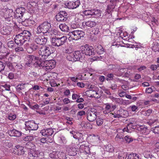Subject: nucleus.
I'll return each mask as SVG.
<instances>
[{"label": "nucleus", "mask_w": 159, "mask_h": 159, "mask_svg": "<svg viewBox=\"0 0 159 159\" xmlns=\"http://www.w3.org/2000/svg\"><path fill=\"white\" fill-rule=\"evenodd\" d=\"M54 48L52 45H43L40 48L39 54L44 59L46 58L51 53L54 52Z\"/></svg>", "instance_id": "1"}, {"label": "nucleus", "mask_w": 159, "mask_h": 159, "mask_svg": "<svg viewBox=\"0 0 159 159\" xmlns=\"http://www.w3.org/2000/svg\"><path fill=\"white\" fill-rule=\"evenodd\" d=\"M51 28L50 21H45L37 27L36 33L38 34H40L41 33L45 34L47 32L49 33V29Z\"/></svg>", "instance_id": "2"}, {"label": "nucleus", "mask_w": 159, "mask_h": 159, "mask_svg": "<svg viewBox=\"0 0 159 159\" xmlns=\"http://www.w3.org/2000/svg\"><path fill=\"white\" fill-rule=\"evenodd\" d=\"M67 40V38L66 36H63L60 37L55 36L52 38L51 42L53 46L59 47L64 45Z\"/></svg>", "instance_id": "3"}, {"label": "nucleus", "mask_w": 159, "mask_h": 159, "mask_svg": "<svg viewBox=\"0 0 159 159\" xmlns=\"http://www.w3.org/2000/svg\"><path fill=\"white\" fill-rule=\"evenodd\" d=\"M69 36L68 39L70 41L77 40L83 37L85 35L84 32L81 30H74L69 32L68 34Z\"/></svg>", "instance_id": "4"}, {"label": "nucleus", "mask_w": 159, "mask_h": 159, "mask_svg": "<svg viewBox=\"0 0 159 159\" xmlns=\"http://www.w3.org/2000/svg\"><path fill=\"white\" fill-rule=\"evenodd\" d=\"M44 154L39 151L34 149H31L28 151V159H41Z\"/></svg>", "instance_id": "5"}, {"label": "nucleus", "mask_w": 159, "mask_h": 159, "mask_svg": "<svg viewBox=\"0 0 159 159\" xmlns=\"http://www.w3.org/2000/svg\"><path fill=\"white\" fill-rule=\"evenodd\" d=\"M81 51L82 54L87 56H94L95 55L93 47L89 46L87 44H86L84 47H82Z\"/></svg>", "instance_id": "6"}, {"label": "nucleus", "mask_w": 159, "mask_h": 159, "mask_svg": "<svg viewBox=\"0 0 159 159\" xmlns=\"http://www.w3.org/2000/svg\"><path fill=\"white\" fill-rule=\"evenodd\" d=\"M68 14L65 11H60L56 16L55 18L58 22L65 21L67 20Z\"/></svg>", "instance_id": "7"}, {"label": "nucleus", "mask_w": 159, "mask_h": 159, "mask_svg": "<svg viewBox=\"0 0 159 159\" xmlns=\"http://www.w3.org/2000/svg\"><path fill=\"white\" fill-rule=\"evenodd\" d=\"M25 127L28 130H35L38 129V125L35 123L34 120H30L25 122Z\"/></svg>", "instance_id": "8"}, {"label": "nucleus", "mask_w": 159, "mask_h": 159, "mask_svg": "<svg viewBox=\"0 0 159 159\" xmlns=\"http://www.w3.org/2000/svg\"><path fill=\"white\" fill-rule=\"evenodd\" d=\"M34 39L35 43L40 45L45 44L47 41V38L43 35L35 36Z\"/></svg>", "instance_id": "9"}, {"label": "nucleus", "mask_w": 159, "mask_h": 159, "mask_svg": "<svg viewBox=\"0 0 159 159\" xmlns=\"http://www.w3.org/2000/svg\"><path fill=\"white\" fill-rule=\"evenodd\" d=\"M20 33L16 35L14 38V41L18 45L22 46L25 43V40L23 36L21 33L20 31Z\"/></svg>", "instance_id": "10"}, {"label": "nucleus", "mask_w": 159, "mask_h": 159, "mask_svg": "<svg viewBox=\"0 0 159 159\" xmlns=\"http://www.w3.org/2000/svg\"><path fill=\"white\" fill-rule=\"evenodd\" d=\"M97 111L91 110H88L87 112V118L89 121L93 122L97 118Z\"/></svg>", "instance_id": "11"}, {"label": "nucleus", "mask_w": 159, "mask_h": 159, "mask_svg": "<svg viewBox=\"0 0 159 159\" xmlns=\"http://www.w3.org/2000/svg\"><path fill=\"white\" fill-rule=\"evenodd\" d=\"M25 11V9L23 7L18 8L16 10V13H15V18H21L23 16Z\"/></svg>", "instance_id": "12"}, {"label": "nucleus", "mask_w": 159, "mask_h": 159, "mask_svg": "<svg viewBox=\"0 0 159 159\" xmlns=\"http://www.w3.org/2000/svg\"><path fill=\"white\" fill-rule=\"evenodd\" d=\"M80 4V1L79 0L74 2H70L65 5L67 7L70 9H74L78 7Z\"/></svg>", "instance_id": "13"}, {"label": "nucleus", "mask_w": 159, "mask_h": 159, "mask_svg": "<svg viewBox=\"0 0 159 159\" xmlns=\"http://www.w3.org/2000/svg\"><path fill=\"white\" fill-rule=\"evenodd\" d=\"M116 4V2L115 1L111 0L110 3L107 5L106 12L108 14H110L115 8Z\"/></svg>", "instance_id": "14"}, {"label": "nucleus", "mask_w": 159, "mask_h": 159, "mask_svg": "<svg viewBox=\"0 0 159 159\" xmlns=\"http://www.w3.org/2000/svg\"><path fill=\"white\" fill-rule=\"evenodd\" d=\"M53 133V130L52 128L44 129L41 130L40 131L43 136L47 137L51 136Z\"/></svg>", "instance_id": "15"}, {"label": "nucleus", "mask_w": 159, "mask_h": 159, "mask_svg": "<svg viewBox=\"0 0 159 159\" xmlns=\"http://www.w3.org/2000/svg\"><path fill=\"white\" fill-rule=\"evenodd\" d=\"M14 152L15 153L18 155L23 154L25 152L23 147L20 145L16 146L14 148Z\"/></svg>", "instance_id": "16"}, {"label": "nucleus", "mask_w": 159, "mask_h": 159, "mask_svg": "<svg viewBox=\"0 0 159 159\" xmlns=\"http://www.w3.org/2000/svg\"><path fill=\"white\" fill-rule=\"evenodd\" d=\"M137 129L140 134L147 135L149 134V130L145 125L140 126Z\"/></svg>", "instance_id": "17"}, {"label": "nucleus", "mask_w": 159, "mask_h": 159, "mask_svg": "<svg viewBox=\"0 0 159 159\" xmlns=\"http://www.w3.org/2000/svg\"><path fill=\"white\" fill-rule=\"evenodd\" d=\"M38 59L35 61L33 66L35 67H44L45 64V61H43L41 59H39L38 57Z\"/></svg>", "instance_id": "18"}, {"label": "nucleus", "mask_w": 159, "mask_h": 159, "mask_svg": "<svg viewBox=\"0 0 159 159\" xmlns=\"http://www.w3.org/2000/svg\"><path fill=\"white\" fill-rule=\"evenodd\" d=\"M25 41H29L32 36L31 33L28 30H24L21 32Z\"/></svg>", "instance_id": "19"}, {"label": "nucleus", "mask_w": 159, "mask_h": 159, "mask_svg": "<svg viewBox=\"0 0 159 159\" xmlns=\"http://www.w3.org/2000/svg\"><path fill=\"white\" fill-rule=\"evenodd\" d=\"M35 22L30 18L26 19L24 21L21 22V24L25 26H31L32 25L34 24Z\"/></svg>", "instance_id": "20"}, {"label": "nucleus", "mask_w": 159, "mask_h": 159, "mask_svg": "<svg viewBox=\"0 0 159 159\" xmlns=\"http://www.w3.org/2000/svg\"><path fill=\"white\" fill-rule=\"evenodd\" d=\"M84 29H87V26L89 27L90 28L94 27L96 25V23L95 21L91 20H89L88 21L83 22L82 24Z\"/></svg>", "instance_id": "21"}, {"label": "nucleus", "mask_w": 159, "mask_h": 159, "mask_svg": "<svg viewBox=\"0 0 159 159\" xmlns=\"http://www.w3.org/2000/svg\"><path fill=\"white\" fill-rule=\"evenodd\" d=\"M85 93L88 97L91 98H99V96H95L94 95L95 94L96 95H98V93L95 91L90 89L87 90L86 91Z\"/></svg>", "instance_id": "22"}, {"label": "nucleus", "mask_w": 159, "mask_h": 159, "mask_svg": "<svg viewBox=\"0 0 159 159\" xmlns=\"http://www.w3.org/2000/svg\"><path fill=\"white\" fill-rule=\"evenodd\" d=\"M8 133L11 136L19 137L21 135V133L20 132L15 129L8 130Z\"/></svg>", "instance_id": "23"}, {"label": "nucleus", "mask_w": 159, "mask_h": 159, "mask_svg": "<svg viewBox=\"0 0 159 159\" xmlns=\"http://www.w3.org/2000/svg\"><path fill=\"white\" fill-rule=\"evenodd\" d=\"M11 31V28L9 26H3L1 32L2 34L6 35L9 34Z\"/></svg>", "instance_id": "24"}, {"label": "nucleus", "mask_w": 159, "mask_h": 159, "mask_svg": "<svg viewBox=\"0 0 159 159\" xmlns=\"http://www.w3.org/2000/svg\"><path fill=\"white\" fill-rule=\"evenodd\" d=\"M80 148V149L84 151V153L88 154L90 153L88 143H84L82 145H81Z\"/></svg>", "instance_id": "25"}, {"label": "nucleus", "mask_w": 159, "mask_h": 159, "mask_svg": "<svg viewBox=\"0 0 159 159\" xmlns=\"http://www.w3.org/2000/svg\"><path fill=\"white\" fill-rule=\"evenodd\" d=\"M66 153H68V154L71 156H74L76 155L77 150L75 148H66Z\"/></svg>", "instance_id": "26"}, {"label": "nucleus", "mask_w": 159, "mask_h": 159, "mask_svg": "<svg viewBox=\"0 0 159 159\" xmlns=\"http://www.w3.org/2000/svg\"><path fill=\"white\" fill-rule=\"evenodd\" d=\"M26 61L33 64L36 60L38 59V57L33 55H29L25 57Z\"/></svg>", "instance_id": "27"}, {"label": "nucleus", "mask_w": 159, "mask_h": 159, "mask_svg": "<svg viewBox=\"0 0 159 159\" xmlns=\"http://www.w3.org/2000/svg\"><path fill=\"white\" fill-rule=\"evenodd\" d=\"M81 51H77L73 53L74 56V58L75 60V61L79 60L82 57L81 55Z\"/></svg>", "instance_id": "28"}, {"label": "nucleus", "mask_w": 159, "mask_h": 159, "mask_svg": "<svg viewBox=\"0 0 159 159\" xmlns=\"http://www.w3.org/2000/svg\"><path fill=\"white\" fill-rule=\"evenodd\" d=\"M82 127L86 129H92V125L89 122L83 121L81 123Z\"/></svg>", "instance_id": "29"}, {"label": "nucleus", "mask_w": 159, "mask_h": 159, "mask_svg": "<svg viewBox=\"0 0 159 159\" xmlns=\"http://www.w3.org/2000/svg\"><path fill=\"white\" fill-rule=\"evenodd\" d=\"M93 17H99L101 16V11L98 9L95 10L93 9Z\"/></svg>", "instance_id": "30"}, {"label": "nucleus", "mask_w": 159, "mask_h": 159, "mask_svg": "<svg viewBox=\"0 0 159 159\" xmlns=\"http://www.w3.org/2000/svg\"><path fill=\"white\" fill-rule=\"evenodd\" d=\"M124 137L123 136V134L121 133H120L119 132V133L117 134L115 138V140L116 141H123L124 140Z\"/></svg>", "instance_id": "31"}, {"label": "nucleus", "mask_w": 159, "mask_h": 159, "mask_svg": "<svg viewBox=\"0 0 159 159\" xmlns=\"http://www.w3.org/2000/svg\"><path fill=\"white\" fill-rule=\"evenodd\" d=\"M132 124V123H130V124L127 125V127L124 128V129H117V130H116V131H117L118 132H119V131H120V132H121V133L122 134L123 133L125 132H127L128 133H129V130L128 129V127H129V126H130Z\"/></svg>", "instance_id": "32"}, {"label": "nucleus", "mask_w": 159, "mask_h": 159, "mask_svg": "<svg viewBox=\"0 0 159 159\" xmlns=\"http://www.w3.org/2000/svg\"><path fill=\"white\" fill-rule=\"evenodd\" d=\"M127 153L123 151L120 152L118 157L119 159H126L127 157Z\"/></svg>", "instance_id": "33"}, {"label": "nucleus", "mask_w": 159, "mask_h": 159, "mask_svg": "<svg viewBox=\"0 0 159 159\" xmlns=\"http://www.w3.org/2000/svg\"><path fill=\"white\" fill-rule=\"evenodd\" d=\"M116 111L114 112V113L111 112L110 113V114L113 116V117L114 118H119L121 117V110Z\"/></svg>", "instance_id": "34"}, {"label": "nucleus", "mask_w": 159, "mask_h": 159, "mask_svg": "<svg viewBox=\"0 0 159 159\" xmlns=\"http://www.w3.org/2000/svg\"><path fill=\"white\" fill-rule=\"evenodd\" d=\"M83 13L85 16L93 17V9L85 10L83 12Z\"/></svg>", "instance_id": "35"}, {"label": "nucleus", "mask_w": 159, "mask_h": 159, "mask_svg": "<svg viewBox=\"0 0 159 159\" xmlns=\"http://www.w3.org/2000/svg\"><path fill=\"white\" fill-rule=\"evenodd\" d=\"M159 119L158 118L156 117L155 118H153L149 120L148 123V125H151L155 123H156V125L157 123H158Z\"/></svg>", "instance_id": "36"}, {"label": "nucleus", "mask_w": 159, "mask_h": 159, "mask_svg": "<svg viewBox=\"0 0 159 159\" xmlns=\"http://www.w3.org/2000/svg\"><path fill=\"white\" fill-rule=\"evenodd\" d=\"M59 27L62 31L67 32L69 30V27L65 24H61L60 25Z\"/></svg>", "instance_id": "37"}, {"label": "nucleus", "mask_w": 159, "mask_h": 159, "mask_svg": "<svg viewBox=\"0 0 159 159\" xmlns=\"http://www.w3.org/2000/svg\"><path fill=\"white\" fill-rule=\"evenodd\" d=\"M58 159H66V155L65 152H63L58 151Z\"/></svg>", "instance_id": "38"}, {"label": "nucleus", "mask_w": 159, "mask_h": 159, "mask_svg": "<svg viewBox=\"0 0 159 159\" xmlns=\"http://www.w3.org/2000/svg\"><path fill=\"white\" fill-rule=\"evenodd\" d=\"M127 159H139V157L138 154L133 153L128 155Z\"/></svg>", "instance_id": "39"}, {"label": "nucleus", "mask_w": 159, "mask_h": 159, "mask_svg": "<svg viewBox=\"0 0 159 159\" xmlns=\"http://www.w3.org/2000/svg\"><path fill=\"white\" fill-rule=\"evenodd\" d=\"M39 46L34 43H31L30 45V48L33 51H35L39 49Z\"/></svg>", "instance_id": "40"}, {"label": "nucleus", "mask_w": 159, "mask_h": 159, "mask_svg": "<svg viewBox=\"0 0 159 159\" xmlns=\"http://www.w3.org/2000/svg\"><path fill=\"white\" fill-rule=\"evenodd\" d=\"M105 149L108 152H112L114 150V148L111 144H108L105 146Z\"/></svg>", "instance_id": "41"}, {"label": "nucleus", "mask_w": 159, "mask_h": 159, "mask_svg": "<svg viewBox=\"0 0 159 159\" xmlns=\"http://www.w3.org/2000/svg\"><path fill=\"white\" fill-rule=\"evenodd\" d=\"M34 147V144L31 142L29 141L26 143V145L25 146V148L27 149L30 150L33 149L32 148H33Z\"/></svg>", "instance_id": "42"}, {"label": "nucleus", "mask_w": 159, "mask_h": 159, "mask_svg": "<svg viewBox=\"0 0 159 159\" xmlns=\"http://www.w3.org/2000/svg\"><path fill=\"white\" fill-rule=\"evenodd\" d=\"M49 156L50 158L52 159H58V157L57 156V151H53L52 152L50 153L49 154Z\"/></svg>", "instance_id": "43"}, {"label": "nucleus", "mask_w": 159, "mask_h": 159, "mask_svg": "<svg viewBox=\"0 0 159 159\" xmlns=\"http://www.w3.org/2000/svg\"><path fill=\"white\" fill-rule=\"evenodd\" d=\"M7 46L9 48L12 49L15 48L16 46V44L14 43V41L12 40H11L8 42Z\"/></svg>", "instance_id": "44"}, {"label": "nucleus", "mask_w": 159, "mask_h": 159, "mask_svg": "<svg viewBox=\"0 0 159 159\" xmlns=\"http://www.w3.org/2000/svg\"><path fill=\"white\" fill-rule=\"evenodd\" d=\"M106 106L105 108L106 109H110L112 108L113 109H115L116 108V105H113L112 104H109L108 103L106 104Z\"/></svg>", "instance_id": "45"}, {"label": "nucleus", "mask_w": 159, "mask_h": 159, "mask_svg": "<svg viewBox=\"0 0 159 159\" xmlns=\"http://www.w3.org/2000/svg\"><path fill=\"white\" fill-rule=\"evenodd\" d=\"M121 117L125 118L128 116V111L127 110H121Z\"/></svg>", "instance_id": "46"}, {"label": "nucleus", "mask_w": 159, "mask_h": 159, "mask_svg": "<svg viewBox=\"0 0 159 159\" xmlns=\"http://www.w3.org/2000/svg\"><path fill=\"white\" fill-rule=\"evenodd\" d=\"M74 56L73 53H71L70 54H69L67 56L66 58L67 59L70 61H75V60L74 58Z\"/></svg>", "instance_id": "47"}, {"label": "nucleus", "mask_w": 159, "mask_h": 159, "mask_svg": "<svg viewBox=\"0 0 159 159\" xmlns=\"http://www.w3.org/2000/svg\"><path fill=\"white\" fill-rule=\"evenodd\" d=\"M8 11V16L15 18V13L13 11V10L11 9H9Z\"/></svg>", "instance_id": "48"}, {"label": "nucleus", "mask_w": 159, "mask_h": 159, "mask_svg": "<svg viewBox=\"0 0 159 159\" xmlns=\"http://www.w3.org/2000/svg\"><path fill=\"white\" fill-rule=\"evenodd\" d=\"M42 68L45 70L47 71L48 70H49L50 69H51L53 68V66H52V65H48L47 64L45 63L44 64V67H43Z\"/></svg>", "instance_id": "49"}, {"label": "nucleus", "mask_w": 159, "mask_h": 159, "mask_svg": "<svg viewBox=\"0 0 159 159\" xmlns=\"http://www.w3.org/2000/svg\"><path fill=\"white\" fill-rule=\"evenodd\" d=\"M48 64V65H52V66H53V68L55 66V61L53 60H45V64Z\"/></svg>", "instance_id": "50"}, {"label": "nucleus", "mask_w": 159, "mask_h": 159, "mask_svg": "<svg viewBox=\"0 0 159 159\" xmlns=\"http://www.w3.org/2000/svg\"><path fill=\"white\" fill-rule=\"evenodd\" d=\"M124 139L125 142L128 143H129L132 142L133 140V139L132 137H131L128 135L125 136V137H124Z\"/></svg>", "instance_id": "51"}, {"label": "nucleus", "mask_w": 159, "mask_h": 159, "mask_svg": "<svg viewBox=\"0 0 159 159\" xmlns=\"http://www.w3.org/2000/svg\"><path fill=\"white\" fill-rule=\"evenodd\" d=\"M152 110H147L142 111V114L145 116H149L152 113Z\"/></svg>", "instance_id": "52"}, {"label": "nucleus", "mask_w": 159, "mask_h": 159, "mask_svg": "<svg viewBox=\"0 0 159 159\" xmlns=\"http://www.w3.org/2000/svg\"><path fill=\"white\" fill-rule=\"evenodd\" d=\"M6 7H1L0 8V15L2 17L4 16H5V14L6 12Z\"/></svg>", "instance_id": "53"}, {"label": "nucleus", "mask_w": 159, "mask_h": 159, "mask_svg": "<svg viewBox=\"0 0 159 159\" xmlns=\"http://www.w3.org/2000/svg\"><path fill=\"white\" fill-rule=\"evenodd\" d=\"M103 123V120L100 118H97L96 119V123L97 125L100 126Z\"/></svg>", "instance_id": "54"}, {"label": "nucleus", "mask_w": 159, "mask_h": 159, "mask_svg": "<svg viewBox=\"0 0 159 159\" xmlns=\"http://www.w3.org/2000/svg\"><path fill=\"white\" fill-rule=\"evenodd\" d=\"M33 64L29 63L26 61L25 64V68L26 70L30 69V68L32 67V65Z\"/></svg>", "instance_id": "55"}, {"label": "nucleus", "mask_w": 159, "mask_h": 159, "mask_svg": "<svg viewBox=\"0 0 159 159\" xmlns=\"http://www.w3.org/2000/svg\"><path fill=\"white\" fill-rule=\"evenodd\" d=\"M6 65V63L1 61H0V72L3 71Z\"/></svg>", "instance_id": "56"}, {"label": "nucleus", "mask_w": 159, "mask_h": 159, "mask_svg": "<svg viewBox=\"0 0 159 159\" xmlns=\"http://www.w3.org/2000/svg\"><path fill=\"white\" fill-rule=\"evenodd\" d=\"M25 85V84H20L18 85L16 87V89L18 91H20V90L24 89L25 88L24 85Z\"/></svg>", "instance_id": "57"}, {"label": "nucleus", "mask_w": 159, "mask_h": 159, "mask_svg": "<svg viewBox=\"0 0 159 159\" xmlns=\"http://www.w3.org/2000/svg\"><path fill=\"white\" fill-rule=\"evenodd\" d=\"M152 131H153V133H154L155 134H159V125L155 126L153 128H152Z\"/></svg>", "instance_id": "58"}, {"label": "nucleus", "mask_w": 159, "mask_h": 159, "mask_svg": "<svg viewBox=\"0 0 159 159\" xmlns=\"http://www.w3.org/2000/svg\"><path fill=\"white\" fill-rule=\"evenodd\" d=\"M152 156L153 154H151V153L150 152L147 151L144 154V156L146 158H149Z\"/></svg>", "instance_id": "59"}, {"label": "nucleus", "mask_w": 159, "mask_h": 159, "mask_svg": "<svg viewBox=\"0 0 159 159\" xmlns=\"http://www.w3.org/2000/svg\"><path fill=\"white\" fill-rule=\"evenodd\" d=\"M104 75L107 77L109 78L111 80H112L113 79V78L114 77V75L113 73H106Z\"/></svg>", "instance_id": "60"}, {"label": "nucleus", "mask_w": 159, "mask_h": 159, "mask_svg": "<svg viewBox=\"0 0 159 159\" xmlns=\"http://www.w3.org/2000/svg\"><path fill=\"white\" fill-rule=\"evenodd\" d=\"M98 52L99 53V54L103 53L104 52V49L102 46L100 45L98 47Z\"/></svg>", "instance_id": "61"}, {"label": "nucleus", "mask_w": 159, "mask_h": 159, "mask_svg": "<svg viewBox=\"0 0 159 159\" xmlns=\"http://www.w3.org/2000/svg\"><path fill=\"white\" fill-rule=\"evenodd\" d=\"M14 49L16 52H20L24 51L23 48L20 46H17V47H16Z\"/></svg>", "instance_id": "62"}, {"label": "nucleus", "mask_w": 159, "mask_h": 159, "mask_svg": "<svg viewBox=\"0 0 159 159\" xmlns=\"http://www.w3.org/2000/svg\"><path fill=\"white\" fill-rule=\"evenodd\" d=\"M66 119L67 121L66 122L67 124L69 125H72L73 124V122H72V121L73 120L72 118H70L69 117H67Z\"/></svg>", "instance_id": "63"}, {"label": "nucleus", "mask_w": 159, "mask_h": 159, "mask_svg": "<svg viewBox=\"0 0 159 159\" xmlns=\"http://www.w3.org/2000/svg\"><path fill=\"white\" fill-rule=\"evenodd\" d=\"M16 115L15 114H10L9 115L8 118L10 120H13L15 119Z\"/></svg>", "instance_id": "64"}]
</instances>
